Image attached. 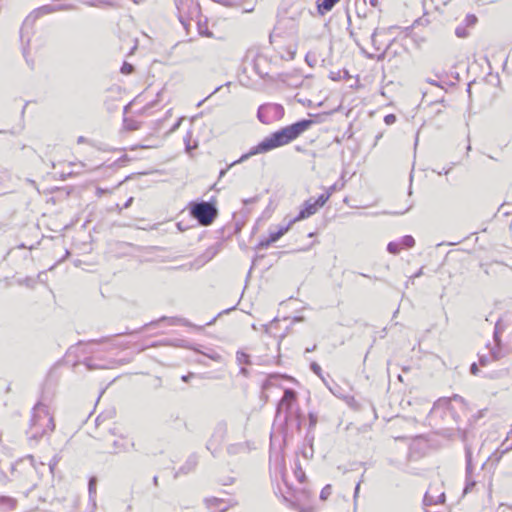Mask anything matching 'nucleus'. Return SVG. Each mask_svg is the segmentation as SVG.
<instances>
[{"label":"nucleus","instance_id":"obj_1","mask_svg":"<svg viewBox=\"0 0 512 512\" xmlns=\"http://www.w3.org/2000/svg\"><path fill=\"white\" fill-rule=\"evenodd\" d=\"M312 124L311 120H302L292 125L286 126L279 131L274 132L269 137L265 138L251 151L250 155L265 153L274 148L288 144L296 139L301 133L306 131Z\"/></svg>","mask_w":512,"mask_h":512},{"label":"nucleus","instance_id":"obj_2","mask_svg":"<svg viewBox=\"0 0 512 512\" xmlns=\"http://www.w3.org/2000/svg\"><path fill=\"white\" fill-rule=\"evenodd\" d=\"M191 215L203 226L210 225L217 216V209L210 203L201 202L193 204Z\"/></svg>","mask_w":512,"mask_h":512},{"label":"nucleus","instance_id":"obj_3","mask_svg":"<svg viewBox=\"0 0 512 512\" xmlns=\"http://www.w3.org/2000/svg\"><path fill=\"white\" fill-rule=\"evenodd\" d=\"M284 109L277 104H266L259 108L258 118L264 124H269L282 118Z\"/></svg>","mask_w":512,"mask_h":512},{"label":"nucleus","instance_id":"obj_4","mask_svg":"<svg viewBox=\"0 0 512 512\" xmlns=\"http://www.w3.org/2000/svg\"><path fill=\"white\" fill-rule=\"evenodd\" d=\"M339 0H317V8L321 14L330 11Z\"/></svg>","mask_w":512,"mask_h":512},{"label":"nucleus","instance_id":"obj_5","mask_svg":"<svg viewBox=\"0 0 512 512\" xmlns=\"http://www.w3.org/2000/svg\"><path fill=\"white\" fill-rule=\"evenodd\" d=\"M318 207L314 203H306L305 207L300 211L299 216L295 220H301L314 214Z\"/></svg>","mask_w":512,"mask_h":512},{"label":"nucleus","instance_id":"obj_6","mask_svg":"<svg viewBox=\"0 0 512 512\" xmlns=\"http://www.w3.org/2000/svg\"><path fill=\"white\" fill-rule=\"evenodd\" d=\"M292 221L288 226L280 228L277 232H271L268 239V244L276 242L281 236H283L290 228Z\"/></svg>","mask_w":512,"mask_h":512},{"label":"nucleus","instance_id":"obj_7","mask_svg":"<svg viewBox=\"0 0 512 512\" xmlns=\"http://www.w3.org/2000/svg\"><path fill=\"white\" fill-rule=\"evenodd\" d=\"M296 399V394L292 390H285L283 398L281 400L282 404H286L287 406H290L292 402H294Z\"/></svg>","mask_w":512,"mask_h":512},{"label":"nucleus","instance_id":"obj_8","mask_svg":"<svg viewBox=\"0 0 512 512\" xmlns=\"http://www.w3.org/2000/svg\"><path fill=\"white\" fill-rule=\"evenodd\" d=\"M399 243L402 248H410L414 245V239L411 236H405Z\"/></svg>","mask_w":512,"mask_h":512},{"label":"nucleus","instance_id":"obj_9","mask_svg":"<svg viewBox=\"0 0 512 512\" xmlns=\"http://www.w3.org/2000/svg\"><path fill=\"white\" fill-rule=\"evenodd\" d=\"M388 251L392 254H397L402 249L399 242H391L388 244L387 247Z\"/></svg>","mask_w":512,"mask_h":512},{"label":"nucleus","instance_id":"obj_10","mask_svg":"<svg viewBox=\"0 0 512 512\" xmlns=\"http://www.w3.org/2000/svg\"><path fill=\"white\" fill-rule=\"evenodd\" d=\"M331 495V486L330 485H327L325 486L322 490H321V493H320V498L322 500H326L328 499V497Z\"/></svg>","mask_w":512,"mask_h":512},{"label":"nucleus","instance_id":"obj_11","mask_svg":"<svg viewBox=\"0 0 512 512\" xmlns=\"http://www.w3.org/2000/svg\"><path fill=\"white\" fill-rule=\"evenodd\" d=\"M328 197H329V196L321 195V196H320V197H319V198L314 202V204H316L318 208H319V207H322V206L326 203V201L328 200Z\"/></svg>","mask_w":512,"mask_h":512},{"label":"nucleus","instance_id":"obj_12","mask_svg":"<svg viewBox=\"0 0 512 512\" xmlns=\"http://www.w3.org/2000/svg\"><path fill=\"white\" fill-rule=\"evenodd\" d=\"M132 70H133L132 65L127 64V63H125V64L122 66V68H121V71H122V73H124V74H129V73H131V72H132Z\"/></svg>","mask_w":512,"mask_h":512},{"label":"nucleus","instance_id":"obj_13","mask_svg":"<svg viewBox=\"0 0 512 512\" xmlns=\"http://www.w3.org/2000/svg\"><path fill=\"white\" fill-rule=\"evenodd\" d=\"M394 121H395V116H394V115H392V114H391V115H387V116L385 117V122H386L387 124H392V123H394Z\"/></svg>","mask_w":512,"mask_h":512},{"label":"nucleus","instance_id":"obj_14","mask_svg":"<svg viewBox=\"0 0 512 512\" xmlns=\"http://www.w3.org/2000/svg\"><path fill=\"white\" fill-rule=\"evenodd\" d=\"M456 34L458 37H465L467 34L465 33L464 30H461V29H457L456 30Z\"/></svg>","mask_w":512,"mask_h":512},{"label":"nucleus","instance_id":"obj_15","mask_svg":"<svg viewBox=\"0 0 512 512\" xmlns=\"http://www.w3.org/2000/svg\"><path fill=\"white\" fill-rule=\"evenodd\" d=\"M468 20H469V22H470L471 24H473V23H475L476 18H475V16H469V17H468Z\"/></svg>","mask_w":512,"mask_h":512},{"label":"nucleus","instance_id":"obj_16","mask_svg":"<svg viewBox=\"0 0 512 512\" xmlns=\"http://www.w3.org/2000/svg\"><path fill=\"white\" fill-rule=\"evenodd\" d=\"M476 370H477L476 364H473V365L471 366V372H472L473 374H475V373H476Z\"/></svg>","mask_w":512,"mask_h":512},{"label":"nucleus","instance_id":"obj_17","mask_svg":"<svg viewBox=\"0 0 512 512\" xmlns=\"http://www.w3.org/2000/svg\"><path fill=\"white\" fill-rule=\"evenodd\" d=\"M370 4L375 7L378 4V0H370Z\"/></svg>","mask_w":512,"mask_h":512}]
</instances>
